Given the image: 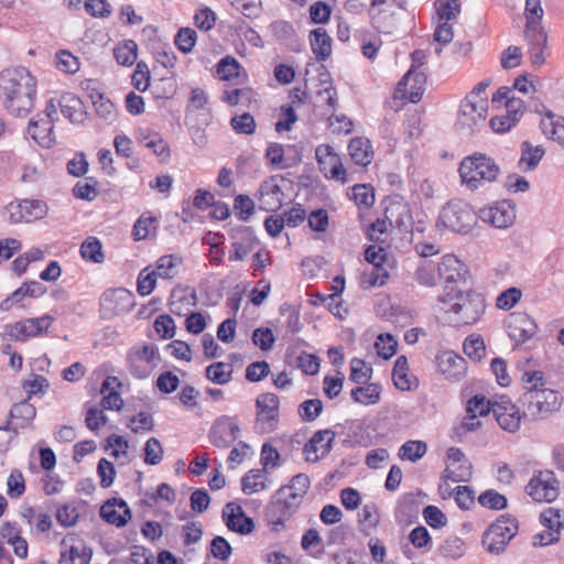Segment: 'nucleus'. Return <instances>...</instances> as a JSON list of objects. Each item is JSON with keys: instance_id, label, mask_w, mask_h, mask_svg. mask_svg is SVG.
Returning a JSON list of instances; mask_svg holds the SVG:
<instances>
[{"instance_id": "a211bd4d", "label": "nucleus", "mask_w": 564, "mask_h": 564, "mask_svg": "<svg viewBox=\"0 0 564 564\" xmlns=\"http://www.w3.org/2000/svg\"><path fill=\"white\" fill-rule=\"evenodd\" d=\"M506 328L516 344H523L535 335L538 326L531 316L519 312L510 314L506 319Z\"/></svg>"}, {"instance_id": "7ed1b4c3", "label": "nucleus", "mask_w": 564, "mask_h": 564, "mask_svg": "<svg viewBox=\"0 0 564 564\" xmlns=\"http://www.w3.org/2000/svg\"><path fill=\"white\" fill-rule=\"evenodd\" d=\"M525 391L521 395V403L525 413L533 419H543L560 409L562 398L552 389H545L544 376L541 371L525 372L522 376Z\"/></svg>"}, {"instance_id": "680f3d73", "label": "nucleus", "mask_w": 564, "mask_h": 564, "mask_svg": "<svg viewBox=\"0 0 564 564\" xmlns=\"http://www.w3.org/2000/svg\"><path fill=\"white\" fill-rule=\"evenodd\" d=\"M251 339L253 345L263 351L271 350L275 343L273 332L268 327L256 328L252 333Z\"/></svg>"}, {"instance_id": "13d9d810", "label": "nucleus", "mask_w": 564, "mask_h": 564, "mask_svg": "<svg viewBox=\"0 0 564 564\" xmlns=\"http://www.w3.org/2000/svg\"><path fill=\"white\" fill-rule=\"evenodd\" d=\"M397 339L389 333L378 335L375 341L377 354L383 359L391 358L397 351Z\"/></svg>"}, {"instance_id": "0e129e2a", "label": "nucleus", "mask_w": 564, "mask_h": 564, "mask_svg": "<svg viewBox=\"0 0 564 564\" xmlns=\"http://www.w3.org/2000/svg\"><path fill=\"white\" fill-rule=\"evenodd\" d=\"M230 126L235 132L243 134H252L257 128L256 121L249 112L232 117Z\"/></svg>"}, {"instance_id": "4d7b16f0", "label": "nucleus", "mask_w": 564, "mask_h": 564, "mask_svg": "<svg viewBox=\"0 0 564 564\" xmlns=\"http://www.w3.org/2000/svg\"><path fill=\"white\" fill-rule=\"evenodd\" d=\"M435 9L438 15V20L447 22L457 18L460 13L459 0H436Z\"/></svg>"}, {"instance_id": "7c9ffc66", "label": "nucleus", "mask_w": 564, "mask_h": 564, "mask_svg": "<svg viewBox=\"0 0 564 564\" xmlns=\"http://www.w3.org/2000/svg\"><path fill=\"white\" fill-rule=\"evenodd\" d=\"M36 416V409L29 400H23L12 405L9 412L11 423L19 430L29 427Z\"/></svg>"}, {"instance_id": "338daca9", "label": "nucleus", "mask_w": 564, "mask_h": 564, "mask_svg": "<svg viewBox=\"0 0 564 564\" xmlns=\"http://www.w3.org/2000/svg\"><path fill=\"white\" fill-rule=\"evenodd\" d=\"M322 410L323 403L319 399H310L299 405V414L305 422L314 421Z\"/></svg>"}, {"instance_id": "de8ad7c7", "label": "nucleus", "mask_w": 564, "mask_h": 564, "mask_svg": "<svg viewBox=\"0 0 564 564\" xmlns=\"http://www.w3.org/2000/svg\"><path fill=\"white\" fill-rule=\"evenodd\" d=\"M80 256L86 261L101 263L105 260L101 242L96 237H88L80 246Z\"/></svg>"}, {"instance_id": "72a5a7b5", "label": "nucleus", "mask_w": 564, "mask_h": 564, "mask_svg": "<svg viewBox=\"0 0 564 564\" xmlns=\"http://www.w3.org/2000/svg\"><path fill=\"white\" fill-rule=\"evenodd\" d=\"M543 134L564 148V118L547 113L541 119Z\"/></svg>"}, {"instance_id": "39448f33", "label": "nucleus", "mask_w": 564, "mask_h": 564, "mask_svg": "<svg viewBox=\"0 0 564 564\" xmlns=\"http://www.w3.org/2000/svg\"><path fill=\"white\" fill-rule=\"evenodd\" d=\"M525 18L524 36L530 46V59L533 65H541L544 62L543 50L546 45V34L541 26L543 9L540 0L525 1Z\"/></svg>"}, {"instance_id": "f03ea898", "label": "nucleus", "mask_w": 564, "mask_h": 564, "mask_svg": "<svg viewBox=\"0 0 564 564\" xmlns=\"http://www.w3.org/2000/svg\"><path fill=\"white\" fill-rule=\"evenodd\" d=\"M441 310L451 315V321L457 326H471L477 324L486 311V301L482 294L473 290H455L438 296Z\"/></svg>"}, {"instance_id": "69168bd1", "label": "nucleus", "mask_w": 564, "mask_h": 564, "mask_svg": "<svg viewBox=\"0 0 564 564\" xmlns=\"http://www.w3.org/2000/svg\"><path fill=\"white\" fill-rule=\"evenodd\" d=\"M241 66L238 61L231 56H226L217 64V73L224 80H229L239 75Z\"/></svg>"}, {"instance_id": "bb28decb", "label": "nucleus", "mask_w": 564, "mask_h": 564, "mask_svg": "<svg viewBox=\"0 0 564 564\" xmlns=\"http://www.w3.org/2000/svg\"><path fill=\"white\" fill-rule=\"evenodd\" d=\"M507 112L505 115L495 116L490 119V127L495 132L503 133L514 127L522 115L520 100H509L506 102Z\"/></svg>"}, {"instance_id": "423d86ee", "label": "nucleus", "mask_w": 564, "mask_h": 564, "mask_svg": "<svg viewBox=\"0 0 564 564\" xmlns=\"http://www.w3.org/2000/svg\"><path fill=\"white\" fill-rule=\"evenodd\" d=\"M518 521L510 516H500L484 532L481 543L490 554H501L518 532Z\"/></svg>"}, {"instance_id": "2eb2a0df", "label": "nucleus", "mask_w": 564, "mask_h": 564, "mask_svg": "<svg viewBox=\"0 0 564 564\" xmlns=\"http://www.w3.org/2000/svg\"><path fill=\"white\" fill-rule=\"evenodd\" d=\"M239 426L232 417L228 415L219 416L210 427L209 442L218 448H228L238 437Z\"/></svg>"}, {"instance_id": "9d476101", "label": "nucleus", "mask_w": 564, "mask_h": 564, "mask_svg": "<svg viewBox=\"0 0 564 564\" xmlns=\"http://www.w3.org/2000/svg\"><path fill=\"white\" fill-rule=\"evenodd\" d=\"M159 361V349L153 344L134 347L128 354L130 373L138 379L148 378L158 367Z\"/></svg>"}, {"instance_id": "ddd939ff", "label": "nucleus", "mask_w": 564, "mask_h": 564, "mask_svg": "<svg viewBox=\"0 0 564 564\" xmlns=\"http://www.w3.org/2000/svg\"><path fill=\"white\" fill-rule=\"evenodd\" d=\"M525 489L533 500L551 502L558 496V481L552 471H540L530 479Z\"/></svg>"}, {"instance_id": "5fc2aeb1", "label": "nucleus", "mask_w": 564, "mask_h": 564, "mask_svg": "<svg viewBox=\"0 0 564 564\" xmlns=\"http://www.w3.org/2000/svg\"><path fill=\"white\" fill-rule=\"evenodd\" d=\"M427 452V445L423 441H408L399 449L401 459L416 462Z\"/></svg>"}, {"instance_id": "4c0bfd02", "label": "nucleus", "mask_w": 564, "mask_h": 564, "mask_svg": "<svg viewBox=\"0 0 564 564\" xmlns=\"http://www.w3.org/2000/svg\"><path fill=\"white\" fill-rule=\"evenodd\" d=\"M58 107L62 115L72 122H79L84 117L83 105L79 98L72 94H66L58 100Z\"/></svg>"}, {"instance_id": "20e7f679", "label": "nucleus", "mask_w": 564, "mask_h": 564, "mask_svg": "<svg viewBox=\"0 0 564 564\" xmlns=\"http://www.w3.org/2000/svg\"><path fill=\"white\" fill-rule=\"evenodd\" d=\"M458 172L462 184L470 191H476L497 178L499 166L492 159L475 153L460 162Z\"/></svg>"}, {"instance_id": "8fccbe9b", "label": "nucleus", "mask_w": 564, "mask_h": 564, "mask_svg": "<svg viewBox=\"0 0 564 564\" xmlns=\"http://www.w3.org/2000/svg\"><path fill=\"white\" fill-rule=\"evenodd\" d=\"M206 377L216 384H226L232 378V367L221 361L214 362L206 368Z\"/></svg>"}, {"instance_id": "393cba45", "label": "nucleus", "mask_w": 564, "mask_h": 564, "mask_svg": "<svg viewBox=\"0 0 564 564\" xmlns=\"http://www.w3.org/2000/svg\"><path fill=\"white\" fill-rule=\"evenodd\" d=\"M100 517L108 523L120 528L126 525L131 519V510L124 500L113 498L101 506Z\"/></svg>"}, {"instance_id": "a878e982", "label": "nucleus", "mask_w": 564, "mask_h": 564, "mask_svg": "<svg viewBox=\"0 0 564 564\" xmlns=\"http://www.w3.org/2000/svg\"><path fill=\"white\" fill-rule=\"evenodd\" d=\"M231 238L235 241L231 245L232 251L229 254V260L241 261L249 254L256 242L253 232L250 228L240 226L234 230Z\"/></svg>"}, {"instance_id": "774afa93", "label": "nucleus", "mask_w": 564, "mask_h": 564, "mask_svg": "<svg viewBox=\"0 0 564 564\" xmlns=\"http://www.w3.org/2000/svg\"><path fill=\"white\" fill-rule=\"evenodd\" d=\"M144 462L149 465H158L163 458V447L160 441L151 437L144 445Z\"/></svg>"}, {"instance_id": "864d4df0", "label": "nucleus", "mask_w": 564, "mask_h": 564, "mask_svg": "<svg viewBox=\"0 0 564 564\" xmlns=\"http://www.w3.org/2000/svg\"><path fill=\"white\" fill-rule=\"evenodd\" d=\"M138 45L134 41H124L118 44L113 50V55L118 64L131 66L137 59Z\"/></svg>"}, {"instance_id": "a19ab883", "label": "nucleus", "mask_w": 564, "mask_h": 564, "mask_svg": "<svg viewBox=\"0 0 564 564\" xmlns=\"http://www.w3.org/2000/svg\"><path fill=\"white\" fill-rule=\"evenodd\" d=\"M376 202L375 188L370 184H355V205L360 209V221L365 220L362 210L370 209Z\"/></svg>"}, {"instance_id": "c03bdc74", "label": "nucleus", "mask_w": 564, "mask_h": 564, "mask_svg": "<svg viewBox=\"0 0 564 564\" xmlns=\"http://www.w3.org/2000/svg\"><path fill=\"white\" fill-rule=\"evenodd\" d=\"M541 524L549 531L560 533L564 530V511L556 508H547L540 514Z\"/></svg>"}, {"instance_id": "4468645a", "label": "nucleus", "mask_w": 564, "mask_h": 564, "mask_svg": "<svg viewBox=\"0 0 564 564\" xmlns=\"http://www.w3.org/2000/svg\"><path fill=\"white\" fill-rule=\"evenodd\" d=\"M279 398L276 394L267 392L258 395L257 424L262 432H271L275 429L279 420Z\"/></svg>"}, {"instance_id": "b1692460", "label": "nucleus", "mask_w": 564, "mask_h": 564, "mask_svg": "<svg viewBox=\"0 0 564 564\" xmlns=\"http://www.w3.org/2000/svg\"><path fill=\"white\" fill-rule=\"evenodd\" d=\"M334 440V433L330 430L316 432L304 446L305 459L315 463L325 457Z\"/></svg>"}, {"instance_id": "c756f323", "label": "nucleus", "mask_w": 564, "mask_h": 564, "mask_svg": "<svg viewBox=\"0 0 564 564\" xmlns=\"http://www.w3.org/2000/svg\"><path fill=\"white\" fill-rule=\"evenodd\" d=\"M28 133L42 148L48 149L55 143L53 124L44 118L32 119L28 126Z\"/></svg>"}, {"instance_id": "ea45409f", "label": "nucleus", "mask_w": 564, "mask_h": 564, "mask_svg": "<svg viewBox=\"0 0 564 564\" xmlns=\"http://www.w3.org/2000/svg\"><path fill=\"white\" fill-rule=\"evenodd\" d=\"M392 380L394 386L401 391L411 389L412 380L409 373V362L405 356H399L392 369Z\"/></svg>"}, {"instance_id": "6ab92c4d", "label": "nucleus", "mask_w": 564, "mask_h": 564, "mask_svg": "<svg viewBox=\"0 0 564 564\" xmlns=\"http://www.w3.org/2000/svg\"><path fill=\"white\" fill-rule=\"evenodd\" d=\"M384 217L389 226L408 231L413 223L410 205L400 196L388 200L384 208Z\"/></svg>"}, {"instance_id": "09e8293b", "label": "nucleus", "mask_w": 564, "mask_h": 564, "mask_svg": "<svg viewBox=\"0 0 564 564\" xmlns=\"http://www.w3.org/2000/svg\"><path fill=\"white\" fill-rule=\"evenodd\" d=\"M463 350L473 361H480L486 356L484 338L478 334L469 335L463 344Z\"/></svg>"}, {"instance_id": "6e6d98bb", "label": "nucleus", "mask_w": 564, "mask_h": 564, "mask_svg": "<svg viewBox=\"0 0 564 564\" xmlns=\"http://www.w3.org/2000/svg\"><path fill=\"white\" fill-rule=\"evenodd\" d=\"M373 149L367 138H355V164L367 166L373 160Z\"/></svg>"}, {"instance_id": "3c124183", "label": "nucleus", "mask_w": 564, "mask_h": 564, "mask_svg": "<svg viewBox=\"0 0 564 564\" xmlns=\"http://www.w3.org/2000/svg\"><path fill=\"white\" fill-rule=\"evenodd\" d=\"M265 488L264 475L260 469L250 470L241 479V489L246 495L257 494Z\"/></svg>"}, {"instance_id": "1a4fd4ad", "label": "nucleus", "mask_w": 564, "mask_h": 564, "mask_svg": "<svg viewBox=\"0 0 564 564\" xmlns=\"http://www.w3.org/2000/svg\"><path fill=\"white\" fill-rule=\"evenodd\" d=\"M53 322L54 317L50 314L40 317L24 318L12 324H7L3 327V335L14 341H25L29 338L45 333Z\"/></svg>"}, {"instance_id": "4be33fe9", "label": "nucleus", "mask_w": 564, "mask_h": 564, "mask_svg": "<svg viewBox=\"0 0 564 564\" xmlns=\"http://www.w3.org/2000/svg\"><path fill=\"white\" fill-rule=\"evenodd\" d=\"M223 518L230 531L249 534L254 529L253 520L247 517L242 508L234 502H228L223 510Z\"/></svg>"}, {"instance_id": "49530a36", "label": "nucleus", "mask_w": 564, "mask_h": 564, "mask_svg": "<svg viewBox=\"0 0 564 564\" xmlns=\"http://www.w3.org/2000/svg\"><path fill=\"white\" fill-rule=\"evenodd\" d=\"M183 263L181 257L175 254L162 256L156 261V273L163 279H173L178 272L180 265Z\"/></svg>"}, {"instance_id": "c9c22d12", "label": "nucleus", "mask_w": 564, "mask_h": 564, "mask_svg": "<svg viewBox=\"0 0 564 564\" xmlns=\"http://www.w3.org/2000/svg\"><path fill=\"white\" fill-rule=\"evenodd\" d=\"M389 279V272L383 265L367 267L360 274V288L369 290L382 286Z\"/></svg>"}, {"instance_id": "dca6fc26", "label": "nucleus", "mask_w": 564, "mask_h": 564, "mask_svg": "<svg viewBox=\"0 0 564 564\" xmlns=\"http://www.w3.org/2000/svg\"><path fill=\"white\" fill-rule=\"evenodd\" d=\"M315 156L321 173L336 181L345 182L346 170L344 169L340 158L334 152L333 148L327 144H321L315 150Z\"/></svg>"}, {"instance_id": "473e14b6", "label": "nucleus", "mask_w": 564, "mask_h": 564, "mask_svg": "<svg viewBox=\"0 0 564 564\" xmlns=\"http://www.w3.org/2000/svg\"><path fill=\"white\" fill-rule=\"evenodd\" d=\"M388 1L389 0H370L368 13L371 20V24L378 32L390 34L397 28L394 14L391 13L389 21H386V19L381 17L383 11H377L379 6L386 4Z\"/></svg>"}, {"instance_id": "cd10ccee", "label": "nucleus", "mask_w": 564, "mask_h": 564, "mask_svg": "<svg viewBox=\"0 0 564 564\" xmlns=\"http://www.w3.org/2000/svg\"><path fill=\"white\" fill-rule=\"evenodd\" d=\"M295 512L274 495L265 508L264 517L272 529L279 531Z\"/></svg>"}, {"instance_id": "a18cd8bd", "label": "nucleus", "mask_w": 564, "mask_h": 564, "mask_svg": "<svg viewBox=\"0 0 564 564\" xmlns=\"http://www.w3.org/2000/svg\"><path fill=\"white\" fill-rule=\"evenodd\" d=\"M360 51L368 59H373L382 46L380 36L375 32L362 31L358 36Z\"/></svg>"}, {"instance_id": "412c9836", "label": "nucleus", "mask_w": 564, "mask_h": 564, "mask_svg": "<svg viewBox=\"0 0 564 564\" xmlns=\"http://www.w3.org/2000/svg\"><path fill=\"white\" fill-rule=\"evenodd\" d=\"M133 294L123 288L106 291L101 296L102 307L111 314L118 315L130 312L134 306Z\"/></svg>"}, {"instance_id": "5701e85b", "label": "nucleus", "mask_w": 564, "mask_h": 564, "mask_svg": "<svg viewBox=\"0 0 564 564\" xmlns=\"http://www.w3.org/2000/svg\"><path fill=\"white\" fill-rule=\"evenodd\" d=\"M492 412L501 429L514 433L520 427L521 415L519 409L510 401H500L492 404Z\"/></svg>"}, {"instance_id": "603ef678", "label": "nucleus", "mask_w": 564, "mask_h": 564, "mask_svg": "<svg viewBox=\"0 0 564 564\" xmlns=\"http://www.w3.org/2000/svg\"><path fill=\"white\" fill-rule=\"evenodd\" d=\"M458 464L459 465L456 467L447 466L442 474V479L451 480L454 482L468 481L473 475V466L470 462L464 460Z\"/></svg>"}, {"instance_id": "f257e3e1", "label": "nucleus", "mask_w": 564, "mask_h": 564, "mask_svg": "<svg viewBox=\"0 0 564 564\" xmlns=\"http://www.w3.org/2000/svg\"><path fill=\"white\" fill-rule=\"evenodd\" d=\"M36 78L23 66L0 72V101L13 117L24 118L34 108Z\"/></svg>"}, {"instance_id": "bf43d9fd", "label": "nucleus", "mask_w": 564, "mask_h": 564, "mask_svg": "<svg viewBox=\"0 0 564 564\" xmlns=\"http://www.w3.org/2000/svg\"><path fill=\"white\" fill-rule=\"evenodd\" d=\"M196 41L197 33L194 29L191 28H181L174 39L175 45L183 53L192 52Z\"/></svg>"}, {"instance_id": "c85d7f7f", "label": "nucleus", "mask_w": 564, "mask_h": 564, "mask_svg": "<svg viewBox=\"0 0 564 564\" xmlns=\"http://www.w3.org/2000/svg\"><path fill=\"white\" fill-rule=\"evenodd\" d=\"M424 84V75L412 66L399 82L398 91L402 93L403 95L409 94L410 100L412 102H417L423 95Z\"/></svg>"}, {"instance_id": "79ce46f5", "label": "nucleus", "mask_w": 564, "mask_h": 564, "mask_svg": "<svg viewBox=\"0 0 564 564\" xmlns=\"http://www.w3.org/2000/svg\"><path fill=\"white\" fill-rule=\"evenodd\" d=\"M414 278L420 285L426 288L435 286L437 281H440L437 276V264L427 260L421 262L414 272Z\"/></svg>"}, {"instance_id": "58836bf2", "label": "nucleus", "mask_w": 564, "mask_h": 564, "mask_svg": "<svg viewBox=\"0 0 564 564\" xmlns=\"http://www.w3.org/2000/svg\"><path fill=\"white\" fill-rule=\"evenodd\" d=\"M544 155V149L540 145L533 147L530 142L521 143V158L519 165L523 171H530L538 166Z\"/></svg>"}, {"instance_id": "aec40b11", "label": "nucleus", "mask_w": 564, "mask_h": 564, "mask_svg": "<svg viewBox=\"0 0 564 564\" xmlns=\"http://www.w3.org/2000/svg\"><path fill=\"white\" fill-rule=\"evenodd\" d=\"M480 218L497 228L503 229L514 223L516 209L510 202L501 200L480 209Z\"/></svg>"}, {"instance_id": "f704fd0d", "label": "nucleus", "mask_w": 564, "mask_h": 564, "mask_svg": "<svg viewBox=\"0 0 564 564\" xmlns=\"http://www.w3.org/2000/svg\"><path fill=\"white\" fill-rule=\"evenodd\" d=\"M382 387L377 382H364L355 384V403L373 405L381 399Z\"/></svg>"}, {"instance_id": "9b49d317", "label": "nucleus", "mask_w": 564, "mask_h": 564, "mask_svg": "<svg viewBox=\"0 0 564 564\" xmlns=\"http://www.w3.org/2000/svg\"><path fill=\"white\" fill-rule=\"evenodd\" d=\"M48 206L41 199H22L6 206V216L10 224L31 223L44 218Z\"/></svg>"}, {"instance_id": "f8f14e48", "label": "nucleus", "mask_w": 564, "mask_h": 564, "mask_svg": "<svg viewBox=\"0 0 564 564\" xmlns=\"http://www.w3.org/2000/svg\"><path fill=\"white\" fill-rule=\"evenodd\" d=\"M467 274V267L455 254H445L437 263V276L444 284V293L452 292V288L460 290L459 284L466 282Z\"/></svg>"}, {"instance_id": "e433bc0d", "label": "nucleus", "mask_w": 564, "mask_h": 564, "mask_svg": "<svg viewBox=\"0 0 564 564\" xmlns=\"http://www.w3.org/2000/svg\"><path fill=\"white\" fill-rule=\"evenodd\" d=\"M310 42L317 59L325 61L330 55L332 39L324 29L313 30L310 34Z\"/></svg>"}, {"instance_id": "e2e57ef3", "label": "nucleus", "mask_w": 564, "mask_h": 564, "mask_svg": "<svg viewBox=\"0 0 564 564\" xmlns=\"http://www.w3.org/2000/svg\"><path fill=\"white\" fill-rule=\"evenodd\" d=\"M128 427L137 434L150 432L154 429V421L150 413L139 412L129 420Z\"/></svg>"}, {"instance_id": "f3484780", "label": "nucleus", "mask_w": 564, "mask_h": 564, "mask_svg": "<svg viewBox=\"0 0 564 564\" xmlns=\"http://www.w3.org/2000/svg\"><path fill=\"white\" fill-rule=\"evenodd\" d=\"M436 367L445 379L453 382L460 381L467 372L466 360L453 350L437 354Z\"/></svg>"}, {"instance_id": "0eeeda50", "label": "nucleus", "mask_w": 564, "mask_h": 564, "mask_svg": "<svg viewBox=\"0 0 564 564\" xmlns=\"http://www.w3.org/2000/svg\"><path fill=\"white\" fill-rule=\"evenodd\" d=\"M488 113V99L471 100L467 97L460 102L455 127L462 134H473L484 126Z\"/></svg>"}, {"instance_id": "052dcab7", "label": "nucleus", "mask_w": 564, "mask_h": 564, "mask_svg": "<svg viewBox=\"0 0 564 564\" xmlns=\"http://www.w3.org/2000/svg\"><path fill=\"white\" fill-rule=\"evenodd\" d=\"M361 530L368 534V531L376 528L379 523V513L375 505H366L358 513Z\"/></svg>"}, {"instance_id": "37998d69", "label": "nucleus", "mask_w": 564, "mask_h": 564, "mask_svg": "<svg viewBox=\"0 0 564 564\" xmlns=\"http://www.w3.org/2000/svg\"><path fill=\"white\" fill-rule=\"evenodd\" d=\"M280 176H271L261 183L259 192L262 198H269L265 204H273L274 206H281L283 192L278 181Z\"/></svg>"}, {"instance_id": "6e6552de", "label": "nucleus", "mask_w": 564, "mask_h": 564, "mask_svg": "<svg viewBox=\"0 0 564 564\" xmlns=\"http://www.w3.org/2000/svg\"><path fill=\"white\" fill-rule=\"evenodd\" d=\"M476 223L471 207L460 200L446 204L440 213L438 224L454 232H467Z\"/></svg>"}, {"instance_id": "2f4dec72", "label": "nucleus", "mask_w": 564, "mask_h": 564, "mask_svg": "<svg viewBox=\"0 0 564 564\" xmlns=\"http://www.w3.org/2000/svg\"><path fill=\"white\" fill-rule=\"evenodd\" d=\"M112 384L118 387L121 384L116 377H107L100 388V393L104 394L101 399V408L104 410L120 411L123 406V400L119 392L115 391Z\"/></svg>"}]
</instances>
